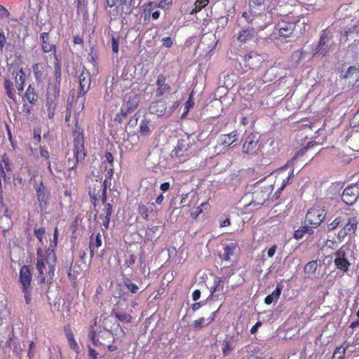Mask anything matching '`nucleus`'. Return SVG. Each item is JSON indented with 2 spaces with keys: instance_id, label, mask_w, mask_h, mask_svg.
<instances>
[{
  "instance_id": "1",
  "label": "nucleus",
  "mask_w": 359,
  "mask_h": 359,
  "mask_svg": "<svg viewBox=\"0 0 359 359\" xmlns=\"http://www.w3.org/2000/svg\"><path fill=\"white\" fill-rule=\"evenodd\" d=\"M36 269L39 273L38 280L39 283H44L48 276L51 280L54 276L55 257V254L48 252L46 257L37 253Z\"/></svg>"
},
{
  "instance_id": "2",
  "label": "nucleus",
  "mask_w": 359,
  "mask_h": 359,
  "mask_svg": "<svg viewBox=\"0 0 359 359\" xmlns=\"http://www.w3.org/2000/svg\"><path fill=\"white\" fill-rule=\"evenodd\" d=\"M15 74L14 83L7 78H6L4 81V87L6 90V94L13 100H15L16 98L15 88L18 91V94L20 95L24 90V83L25 81V74L22 67H18L16 69V72L14 69L13 74Z\"/></svg>"
},
{
  "instance_id": "3",
  "label": "nucleus",
  "mask_w": 359,
  "mask_h": 359,
  "mask_svg": "<svg viewBox=\"0 0 359 359\" xmlns=\"http://www.w3.org/2000/svg\"><path fill=\"white\" fill-rule=\"evenodd\" d=\"M60 84L49 81L46 90V108L47 116L50 119H53L55 116L56 107L60 95Z\"/></svg>"
},
{
  "instance_id": "4",
  "label": "nucleus",
  "mask_w": 359,
  "mask_h": 359,
  "mask_svg": "<svg viewBox=\"0 0 359 359\" xmlns=\"http://www.w3.org/2000/svg\"><path fill=\"white\" fill-rule=\"evenodd\" d=\"M334 263L336 268L343 273L348 271L353 260L352 251L348 246L343 245L334 252Z\"/></svg>"
},
{
  "instance_id": "5",
  "label": "nucleus",
  "mask_w": 359,
  "mask_h": 359,
  "mask_svg": "<svg viewBox=\"0 0 359 359\" xmlns=\"http://www.w3.org/2000/svg\"><path fill=\"white\" fill-rule=\"evenodd\" d=\"M19 281L21 285L22 291L24 293L25 303L28 305L31 302V282L32 273L28 266H22L19 272Z\"/></svg>"
},
{
  "instance_id": "6",
  "label": "nucleus",
  "mask_w": 359,
  "mask_h": 359,
  "mask_svg": "<svg viewBox=\"0 0 359 359\" xmlns=\"http://www.w3.org/2000/svg\"><path fill=\"white\" fill-rule=\"evenodd\" d=\"M341 229L337 233V238L343 241L346 236H352L355 233L358 220L356 217L344 216L343 219Z\"/></svg>"
},
{
  "instance_id": "7",
  "label": "nucleus",
  "mask_w": 359,
  "mask_h": 359,
  "mask_svg": "<svg viewBox=\"0 0 359 359\" xmlns=\"http://www.w3.org/2000/svg\"><path fill=\"white\" fill-rule=\"evenodd\" d=\"M189 138L185 137L179 139L175 149L171 152V157L179 160V162H184L189 156Z\"/></svg>"
},
{
  "instance_id": "8",
  "label": "nucleus",
  "mask_w": 359,
  "mask_h": 359,
  "mask_svg": "<svg viewBox=\"0 0 359 359\" xmlns=\"http://www.w3.org/2000/svg\"><path fill=\"white\" fill-rule=\"evenodd\" d=\"M273 191L271 184H268L261 186V182H258L255 187V190L252 193V203L255 205H262L269 198Z\"/></svg>"
},
{
  "instance_id": "9",
  "label": "nucleus",
  "mask_w": 359,
  "mask_h": 359,
  "mask_svg": "<svg viewBox=\"0 0 359 359\" xmlns=\"http://www.w3.org/2000/svg\"><path fill=\"white\" fill-rule=\"evenodd\" d=\"M37 200L41 211H45L48 204L50 197L49 191L43 185L42 181L35 182L34 184Z\"/></svg>"
},
{
  "instance_id": "10",
  "label": "nucleus",
  "mask_w": 359,
  "mask_h": 359,
  "mask_svg": "<svg viewBox=\"0 0 359 359\" xmlns=\"http://www.w3.org/2000/svg\"><path fill=\"white\" fill-rule=\"evenodd\" d=\"M330 34L327 29L322 31L320 39L313 53L314 55L320 54L324 56L331 50L332 43Z\"/></svg>"
},
{
  "instance_id": "11",
  "label": "nucleus",
  "mask_w": 359,
  "mask_h": 359,
  "mask_svg": "<svg viewBox=\"0 0 359 359\" xmlns=\"http://www.w3.org/2000/svg\"><path fill=\"white\" fill-rule=\"evenodd\" d=\"M79 90L76 102H80L81 109H83L85 98L83 95L89 90L90 86V76L88 72L83 71L79 76Z\"/></svg>"
},
{
  "instance_id": "12",
  "label": "nucleus",
  "mask_w": 359,
  "mask_h": 359,
  "mask_svg": "<svg viewBox=\"0 0 359 359\" xmlns=\"http://www.w3.org/2000/svg\"><path fill=\"white\" fill-rule=\"evenodd\" d=\"M325 217V210L318 208L314 207L311 208L306 215V222L315 227L319 226L324 220Z\"/></svg>"
},
{
  "instance_id": "13",
  "label": "nucleus",
  "mask_w": 359,
  "mask_h": 359,
  "mask_svg": "<svg viewBox=\"0 0 359 359\" xmlns=\"http://www.w3.org/2000/svg\"><path fill=\"white\" fill-rule=\"evenodd\" d=\"M139 103V97L134 93H127L123 98V103L121 109V113L123 116H126L128 113L135 110Z\"/></svg>"
},
{
  "instance_id": "14",
  "label": "nucleus",
  "mask_w": 359,
  "mask_h": 359,
  "mask_svg": "<svg viewBox=\"0 0 359 359\" xmlns=\"http://www.w3.org/2000/svg\"><path fill=\"white\" fill-rule=\"evenodd\" d=\"M73 152H74V158H75V161L74 163V165L72 167L70 166L71 168H76L79 161L80 160L83 159L86 156V154L84 152V147H83V136H81L80 133H79V135L76 136V137H75Z\"/></svg>"
},
{
  "instance_id": "15",
  "label": "nucleus",
  "mask_w": 359,
  "mask_h": 359,
  "mask_svg": "<svg viewBox=\"0 0 359 359\" xmlns=\"http://www.w3.org/2000/svg\"><path fill=\"white\" fill-rule=\"evenodd\" d=\"M359 197V189L355 184L346 187L342 194V201L347 205H353Z\"/></svg>"
},
{
  "instance_id": "16",
  "label": "nucleus",
  "mask_w": 359,
  "mask_h": 359,
  "mask_svg": "<svg viewBox=\"0 0 359 359\" xmlns=\"http://www.w3.org/2000/svg\"><path fill=\"white\" fill-rule=\"evenodd\" d=\"M259 141V135L257 133H250L246 137L243 145V151L246 154H253L257 149Z\"/></svg>"
},
{
  "instance_id": "17",
  "label": "nucleus",
  "mask_w": 359,
  "mask_h": 359,
  "mask_svg": "<svg viewBox=\"0 0 359 359\" xmlns=\"http://www.w3.org/2000/svg\"><path fill=\"white\" fill-rule=\"evenodd\" d=\"M156 96L161 97L165 93H169L171 90V86L166 82V78L163 75H159L156 80Z\"/></svg>"
},
{
  "instance_id": "18",
  "label": "nucleus",
  "mask_w": 359,
  "mask_h": 359,
  "mask_svg": "<svg viewBox=\"0 0 359 359\" xmlns=\"http://www.w3.org/2000/svg\"><path fill=\"white\" fill-rule=\"evenodd\" d=\"M244 60L246 66L255 69L260 65L262 57L255 52H250L245 56Z\"/></svg>"
},
{
  "instance_id": "19",
  "label": "nucleus",
  "mask_w": 359,
  "mask_h": 359,
  "mask_svg": "<svg viewBox=\"0 0 359 359\" xmlns=\"http://www.w3.org/2000/svg\"><path fill=\"white\" fill-rule=\"evenodd\" d=\"M166 109L167 107L165 102L163 100L153 102L149 107V111L158 116H161L165 114L166 112Z\"/></svg>"
},
{
  "instance_id": "20",
  "label": "nucleus",
  "mask_w": 359,
  "mask_h": 359,
  "mask_svg": "<svg viewBox=\"0 0 359 359\" xmlns=\"http://www.w3.org/2000/svg\"><path fill=\"white\" fill-rule=\"evenodd\" d=\"M348 36L353 39L354 41H356L358 39H359V20L356 22L355 24L353 25L351 27H349L348 29L341 33V40H344V41H346Z\"/></svg>"
},
{
  "instance_id": "21",
  "label": "nucleus",
  "mask_w": 359,
  "mask_h": 359,
  "mask_svg": "<svg viewBox=\"0 0 359 359\" xmlns=\"http://www.w3.org/2000/svg\"><path fill=\"white\" fill-rule=\"evenodd\" d=\"M279 34L283 37H289L292 35L295 27V23L280 22L278 25Z\"/></svg>"
},
{
  "instance_id": "22",
  "label": "nucleus",
  "mask_w": 359,
  "mask_h": 359,
  "mask_svg": "<svg viewBox=\"0 0 359 359\" xmlns=\"http://www.w3.org/2000/svg\"><path fill=\"white\" fill-rule=\"evenodd\" d=\"M226 280L222 278H216L214 280V286L211 290V296L219 297L224 293Z\"/></svg>"
},
{
  "instance_id": "23",
  "label": "nucleus",
  "mask_w": 359,
  "mask_h": 359,
  "mask_svg": "<svg viewBox=\"0 0 359 359\" xmlns=\"http://www.w3.org/2000/svg\"><path fill=\"white\" fill-rule=\"evenodd\" d=\"M40 38L42 41L43 51L44 53L53 51L54 55H57L55 46L48 42V34L47 32H43L41 34Z\"/></svg>"
},
{
  "instance_id": "24",
  "label": "nucleus",
  "mask_w": 359,
  "mask_h": 359,
  "mask_svg": "<svg viewBox=\"0 0 359 359\" xmlns=\"http://www.w3.org/2000/svg\"><path fill=\"white\" fill-rule=\"evenodd\" d=\"M237 247V244L234 243H231L226 245L224 247V252L220 258L224 261H229L231 259V257L234 255Z\"/></svg>"
},
{
  "instance_id": "25",
  "label": "nucleus",
  "mask_w": 359,
  "mask_h": 359,
  "mask_svg": "<svg viewBox=\"0 0 359 359\" xmlns=\"http://www.w3.org/2000/svg\"><path fill=\"white\" fill-rule=\"evenodd\" d=\"M255 34V30L252 28H248L243 29L238 34L237 37L238 40L242 43H245L250 41Z\"/></svg>"
},
{
  "instance_id": "26",
  "label": "nucleus",
  "mask_w": 359,
  "mask_h": 359,
  "mask_svg": "<svg viewBox=\"0 0 359 359\" xmlns=\"http://www.w3.org/2000/svg\"><path fill=\"white\" fill-rule=\"evenodd\" d=\"M54 76L55 80L50 81L53 83H61V62L57 55L55 57L54 62Z\"/></svg>"
},
{
  "instance_id": "27",
  "label": "nucleus",
  "mask_w": 359,
  "mask_h": 359,
  "mask_svg": "<svg viewBox=\"0 0 359 359\" xmlns=\"http://www.w3.org/2000/svg\"><path fill=\"white\" fill-rule=\"evenodd\" d=\"M282 289H283V287L280 285L278 284L276 286V290L273 292H272L271 294H269L268 296L266 297V298L264 299L265 304H271L273 302H276L278 299V298H279V297L280 295Z\"/></svg>"
},
{
  "instance_id": "28",
  "label": "nucleus",
  "mask_w": 359,
  "mask_h": 359,
  "mask_svg": "<svg viewBox=\"0 0 359 359\" xmlns=\"http://www.w3.org/2000/svg\"><path fill=\"white\" fill-rule=\"evenodd\" d=\"M342 76L343 78L351 79L350 82H355L359 78V70L354 66L349 67L345 74Z\"/></svg>"
},
{
  "instance_id": "29",
  "label": "nucleus",
  "mask_w": 359,
  "mask_h": 359,
  "mask_svg": "<svg viewBox=\"0 0 359 359\" xmlns=\"http://www.w3.org/2000/svg\"><path fill=\"white\" fill-rule=\"evenodd\" d=\"M102 245V239H101V235L100 233H98L96 235L95 239L93 240L92 237H90V257H93L95 250L99 248Z\"/></svg>"
},
{
  "instance_id": "30",
  "label": "nucleus",
  "mask_w": 359,
  "mask_h": 359,
  "mask_svg": "<svg viewBox=\"0 0 359 359\" xmlns=\"http://www.w3.org/2000/svg\"><path fill=\"white\" fill-rule=\"evenodd\" d=\"M215 317V312H213L210 317L208 318H201L194 322L193 325L196 328H202L204 326L209 325L212 321L214 320Z\"/></svg>"
},
{
  "instance_id": "31",
  "label": "nucleus",
  "mask_w": 359,
  "mask_h": 359,
  "mask_svg": "<svg viewBox=\"0 0 359 359\" xmlns=\"http://www.w3.org/2000/svg\"><path fill=\"white\" fill-rule=\"evenodd\" d=\"M25 97L27 100L32 104H34L37 101L38 95L36 93L35 89L32 85H29L27 88Z\"/></svg>"
},
{
  "instance_id": "32",
  "label": "nucleus",
  "mask_w": 359,
  "mask_h": 359,
  "mask_svg": "<svg viewBox=\"0 0 359 359\" xmlns=\"http://www.w3.org/2000/svg\"><path fill=\"white\" fill-rule=\"evenodd\" d=\"M32 70L36 81L41 82L45 77L43 66L39 64H35L32 67Z\"/></svg>"
},
{
  "instance_id": "33",
  "label": "nucleus",
  "mask_w": 359,
  "mask_h": 359,
  "mask_svg": "<svg viewBox=\"0 0 359 359\" xmlns=\"http://www.w3.org/2000/svg\"><path fill=\"white\" fill-rule=\"evenodd\" d=\"M172 4V0H161L158 4L150 1L147 5V9L151 10L153 8H165L167 6Z\"/></svg>"
},
{
  "instance_id": "34",
  "label": "nucleus",
  "mask_w": 359,
  "mask_h": 359,
  "mask_svg": "<svg viewBox=\"0 0 359 359\" xmlns=\"http://www.w3.org/2000/svg\"><path fill=\"white\" fill-rule=\"evenodd\" d=\"M150 121L147 119L142 120L140 123V133L142 136H148L151 133Z\"/></svg>"
},
{
  "instance_id": "35",
  "label": "nucleus",
  "mask_w": 359,
  "mask_h": 359,
  "mask_svg": "<svg viewBox=\"0 0 359 359\" xmlns=\"http://www.w3.org/2000/svg\"><path fill=\"white\" fill-rule=\"evenodd\" d=\"M238 135L236 131H233L229 134L224 135L222 137L223 144L228 146L231 145L237 140Z\"/></svg>"
},
{
  "instance_id": "36",
  "label": "nucleus",
  "mask_w": 359,
  "mask_h": 359,
  "mask_svg": "<svg viewBox=\"0 0 359 359\" xmlns=\"http://www.w3.org/2000/svg\"><path fill=\"white\" fill-rule=\"evenodd\" d=\"M133 0H107V5L111 8L114 6H123L129 5L130 6Z\"/></svg>"
},
{
  "instance_id": "37",
  "label": "nucleus",
  "mask_w": 359,
  "mask_h": 359,
  "mask_svg": "<svg viewBox=\"0 0 359 359\" xmlns=\"http://www.w3.org/2000/svg\"><path fill=\"white\" fill-rule=\"evenodd\" d=\"M222 353L224 357L227 356L231 351L234 349L233 343L232 341H224L222 344Z\"/></svg>"
},
{
  "instance_id": "38",
  "label": "nucleus",
  "mask_w": 359,
  "mask_h": 359,
  "mask_svg": "<svg viewBox=\"0 0 359 359\" xmlns=\"http://www.w3.org/2000/svg\"><path fill=\"white\" fill-rule=\"evenodd\" d=\"M344 217H336L331 223L328 224L329 231H333L336 229L337 227L342 226Z\"/></svg>"
},
{
  "instance_id": "39",
  "label": "nucleus",
  "mask_w": 359,
  "mask_h": 359,
  "mask_svg": "<svg viewBox=\"0 0 359 359\" xmlns=\"http://www.w3.org/2000/svg\"><path fill=\"white\" fill-rule=\"evenodd\" d=\"M209 2V0H197L194 4V8L191 11V13L193 14L194 13H197L203 7L207 5Z\"/></svg>"
},
{
  "instance_id": "40",
  "label": "nucleus",
  "mask_w": 359,
  "mask_h": 359,
  "mask_svg": "<svg viewBox=\"0 0 359 359\" xmlns=\"http://www.w3.org/2000/svg\"><path fill=\"white\" fill-rule=\"evenodd\" d=\"M88 337V339L91 341V342L93 343V344L94 346H97V345L100 344V343L98 341V339L97 338L96 332L94 330V328L93 326H90V330H89Z\"/></svg>"
},
{
  "instance_id": "41",
  "label": "nucleus",
  "mask_w": 359,
  "mask_h": 359,
  "mask_svg": "<svg viewBox=\"0 0 359 359\" xmlns=\"http://www.w3.org/2000/svg\"><path fill=\"white\" fill-rule=\"evenodd\" d=\"M318 264L316 261H311L308 262L305 267L304 271L306 273H314L316 271Z\"/></svg>"
},
{
  "instance_id": "42",
  "label": "nucleus",
  "mask_w": 359,
  "mask_h": 359,
  "mask_svg": "<svg viewBox=\"0 0 359 359\" xmlns=\"http://www.w3.org/2000/svg\"><path fill=\"white\" fill-rule=\"evenodd\" d=\"M345 354L346 351L338 346L335 348L332 359H344Z\"/></svg>"
},
{
  "instance_id": "43",
  "label": "nucleus",
  "mask_w": 359,
  "mask_h": 359,
  "mask_svg": "<svg viewBox=\"0 0 359 359\" xmlns=\"http://www.w3.org/2000/svg\"><path fill=\"white\" fill-rule=\"evenodd\" d=\"M222 276L221 277L226 281L227 278L234 273V270L230 267H223L221 269Z\"/></svg>"
},
{
  "instance_id": "44",
  "label": "nucleus",
  "mask_w": 359,
  "mask_h": 359,
  "mask_svg": "<svg viewBox=\"0 0 359 359\" xmlns=\"http://www.w3.org/2000/svg\"><path fill=\"white\" fill-rule=\"evenodd\" d=\"M138 212L144 219H148V209L146 205H140L138 207Z\"/></svg>"
},
{
  "instance_id": "45",
  "label": "nucleus",
  "mask_w": 359,
  "mask_h": 359,
  "mask_svg": "<svg viewBox=\"0 0 359 359\" xmlns=\"http://www.w3.org/2000/svg\"><path fill=\"white\" fill-rule=\"evenodd\" d=\"M125 285L128 290H129L132 293H136L139 289L138 286L131 281L125 282Z\"/></svg>"
},
{
  "instance_id": "46",
  "label": "nucleus",
  "mask_w": 359,
  "mask_h": 359,
  "mask_svg": "<svg viewBox=\"0 0 359 359\" xmlns=\"http://www.w3.org/2000/svg\"><path fill=\"white\" fill-rule=\"evenodd\" d=\"M108 184V180L106 178L103 183L102 193V202L106 203L107 201V187Z\"/></svg>"
},
{
  "instance_id": "47",
  "label": "nucleus",
  "mask_w": 359,
  "mask_h": 359,
  "mask_svg": "<svg viewBox=\"0 0 359 359\" xmlns=\"http://www.w3.org/2000/svg\"><path fill=\"white\" fill-rule=\"evenodd\" d=\"M116 316L119 320L129 322L131 319V316L129 314L125 313H117Z\"/></svg>"
},
{
  "instance_id": "48",
  "label": "nucleus",
  "mask_w": 359,
  "mask_h": 359,
  "mask_svg": "<svg viewBox=\"0 0 359 359\" xmlns=\"http://www.w3.org/2000/svg\"><path fill=\"white\" fill-rule=\"evenodd\" d=\"M45 234V229L41 227L37 229H34V235L39 240L40 242H42L43 237Z\"/></svg>"
},
{
  "instance_id": "49",
  "label": "nucleus",
  "mask_w": 359,
  "mask_h": 359,
  "mask_svg": "<svg viewBox=\"0 0 359 359\" xmlns=\"http://www.w3.org/2000/svg\"><path fill=\"white\" fill-rule=\"evenodd\" d=\"M2 163L4 164V167L7 171L12 170V165L11 164L8 158L6 155L2 156Z\"/></svg>"
},
{
  "instance_id": "50",
  "label": "nucleus",
  "mask_w": 359,
  "mask_h": 359,
  "mask_svg": "<svg viewBox=\"0 0 359 359\" xmlns=\"http://www.w3.org/2000/svg\"><path fill=\"white\" fill-rule=\"evenodd\" d=\"M293 178V170H291L289 173L288 176L283 180V184L281 189H283L287 184H290L292 181V179Z\"/></svg>"
},
{
  "instance_id": "51",
  "label": "nucleus",
  "mask_w": 359,
  "mask_h": 359,
  "mask_svg": "<svg viewBox=\"0 0 359 359\" xmlns=\"http://www.w3.org/2000/svg\"><path fill=\"white\" fill-rule=\"evenodd\" d=\"M104 212L105 214L104 216L111 217L112 212H113V208L111 203H106L105 208L104 209Z\"/></svg>"
},
{
  "instance_id": "52",
  "label": "nucleus",
  "mask_w": 359,
  "mask_h": 359,
  "mask_svg": "<svg viewBox=\"0 0 359 359\" xmlns=\"http://www.w3.org/2000/svg\"><path fill=\"white\" fill-rule=\"evenodd\" d=\"M194 107V101L192 100V95H191L189 100L185 103V109L184 114L187 113L191 108Z\"/></svg>"
},
{
  "instance_id": "53",
  "label": "nucleus",
  "mask_w": 359,
  "mask_h": 359,
  "mask_svg": "<svg viewBox=\"0 0 359 359\" xmlns=\"http://www.w3.org/2000/svg\"><path fill=\"white\" fill-rule=\"evenodd\" d=\"M242 17L248 23H252V22L254 20V15L252 14L248 13L247 12H243L242 14Z\"/></svg>"
},
{
  "instance_id": "54",
  "label": "nucleus",
  "mask_w": 359,
  "mask_h": 359,
  "mask_svg": "<svg viewBox=\"0 0 359 359\" xmlns=\"http://www.w3.org/2000/svg\"><path fill=\"white\" fill-rule=\"evenodd\" d=\"M35 348V344L33 341H31L29 344V351H28V357L29 359H32L34 357V349Z\"/></svg>"
},
{
  "instance_id": "55",
  "label": "nucleus",
  "mask_w": 359,
  "mask_h": 359,
  "mask_svg": "<svg viewBox=\"0 0 359 359\" xmlns=\"http://www.w3.org/2000/svg\"><path fill=\"white\" fill-rule=\"evenodd\" d=\"M6 43V38L3 32H0V49L2 50Z\"/></svg>"
},
{
  "instance_id": "56",
  "label": "nucleus",
  "mask_w": 359,
  "mask_h": 359,
  "mask_svg": "<svg viewBox=\"0 0 359 359\" xmlns=\"http://www.w3.org/2000/svg\"><path fill=\"white\" fill-rule=\"evenodd\" d=\"M69 345L71 347L72 349L77 351L79 349V346L76 341V340L74 339H71L68 341Z\"/></svg>"
},
{
  "instance_id": "57",
  "label": "nucleus",
  "mask_w": 359,
  "mask_h": 359,
  "mask_svg": "<svg viewBox=\"0 0 359 359\" xmlns=\"http://www.w3.org/2000/svg\"><path fill=\"white\" fill-rule=\"evenodd\" d=\"M9 15V12L8 10L4 7L3 6L0 5V18H6Z\"/></svg>"
},
{
  "instance_id": "58",
  "label": "nucleus",
  "mask_w": 359,
  "mask_h": 359,
  "mask_svg": "<svg viewBox=\"0 0 359 359\" xmlns=\"http://www.w3.org/2000/svg\"><path fill=\"white\" fill-rule=\"evenodd\" d=\"M163 43L164 46L170 48L172 44V40L170 37H164L163 38Z\"/></svg>"
},
{
  "instance_id": "59",
  "label": "nucleus",
  "mask_w": 359,
  "mask_h": 359,
  "mask_svg": "<svg viewBox=\"0 0 359 359\" xmlns=\"http://www.w3.org/2000/svg\"><path fill=\"white\" fill-rule=\"evenodd\" d=\"M40 155L41 157L44 158L46 160L49 158V153L48 150L43 147H40Z\"/></svg>"
},
{
  "instance_id": "60",
  "label": "nucleus",
  "mask_w": 359,
  "mask_h": 359,
  "mask_svg": "<svg viewBox=\"0 0 359 359\" xmlns=\"http://www.w3.org/2000/svg\"><path fill=\"white\" fill-rule=\"evenodd\" d=\"M105 161H107L109 163L111 164V166L113 167V161H114V157L112 154L110 152H107L105 154Z\"/></svg>"
},
{
  "instance_id": "61",
  "label": "nucleus",
  "mask_w": 359,
  "mask_h": 359,
  "mask_svg": "<svg viewBox=\"0 0 359 359\" xmlns=\"http://www.w3.org/2000/svg\"><path fill=\"white\" fill-rule=\"evenodd\" d=\"M111 47L114 53H117L118 51V42L114 38L112 39Z\"/></svg>"
},
{
  "instance_id": "62",
  "label": "nucleus",
  "mask_w": 359,
  "mask_h": 359,
  "mask_svg": "<svg viewBox=\"0 0 359 359\" xmlns=\"http://www.w3.org/2000/svg\"><path fill=\"white\" fill-rule=\"evenodd\" d=\"M65 334H66V337H67L68 341L69 339H74V338L73 332H72V330L70 328L66 327L65 329Z\"/></svg>"
},
{
  "instance_id": "63",
  "label": "nucleus",
  "mask_w": 359,
  "mask_h": 359,
  "mask_svg": "<svg viewBox=\"0 0 359 359\" xmlns=\"http://www.w3.org/2000/svg\"><path fill=\"white\" fill-rule=\"evenodd\" d=\"M109 222H110V217L104 216L102 218V225L104 226V227L105 229L109 228Z\"/></svg>"
},
{
  "instance_id": "64",
  "label": "nucleus",
  "mask_w": 359,
  "mask_h": 359,
  "mask_svg": "<svg viewBox=\"0 0 359 359\" xmlns=\"http://www.w3.org/2000/svg\"><path fill=\"white\" fill-rule=\"evenodd\" d=\"M276 248V245H274L268 250L267 255L269 257H272L274 255Z\"/></svg>"
}]
</instances>
